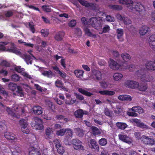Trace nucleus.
<instances>
[{
  "label": "nucleus",
  "instance_id": "f257e3e1",
  "mask_svg": "<svg viewBox=\"0 0 155 155\" xmlns=\"http://www.w3.org/2000/svg\"><path fill=\"white\" fill-rule=\"evenodd\" d=\"M146 69L141 68L135 72V75L140 77L141 81L143 82H151L153 80V78L149 73H146Z\"/></svg>",
  "mask_w": 155,
  "mask_h": 155
},
{
  "label": "nucleus",
  "instance_id": "f03ea898",
  "mask_svg": "<svg viewBox=\"0 0 155 155\" xmlns=\"http://www.w3.org/2000/svg\"><path fill=\"white\" fill-rule=\"evenodd\" d=\"M90 20V24L95 29L98 30L101 29L102 21L100 18L92 17Z\"/></svg>",
  "mask_w": 155,
  "mask_h": 155
},
{
  "label": "nucleus",
  "instance_id": "7ed1b4c3",
  "mask_svg": "<svg viewBox=\"0 0 155 155\" xmlns=\"http://www.w3.org/2000/svg\"><path fill=\"white\" fill-rule=\"evenodd\" d=\"M14 108L15 110H19L18 111L19 112L18 113L14 112L8 107H7L6 109V110L8 112V114L13 117H15L18 118H19L20 115H22L24 113L25 111L24 110L20 107L19 106L14 107Z\"/></svg>",
  "mask_w": 155,
  "mask_h": 155
},
{
  "label": "nucleus",
  "instance_id": "20e7f679",
  "mask_svg": "<svg viewBox=\"0 0 155 155\" xmlns=\"http://www.w3.org/2000/svg\"><path fill=\"white\" fill-rule=\"evenodd\" d=\"M129 10L133 12H138L140 14L144 12V7L139 3H133L130 6Z\"/></svg>",
  "mask_w": 155,
  "mask_h": 155
},
{
  "label": "nucleus",
  "instance_id": "39448f33",
  "mask_svg": "<svg viewBox=\"0 0 155 155\" xmlns=\"http://www.w3.org/2000/svg\"><path fill=\"white\" fill-rule=\"evenodd\" d=\"M31 125L33 129L36 130H41L43 129V122L41 120L37 117H34L31 123Z\"/></svg>",
  "mask_w": 155,
  "mask_h": 155
},
{
  "label": "nucleus",
  "instance_id": "423d86ee",
  "mask_svg": "<svg viewBox=\"0 0 155 155\" xmlns=\"http://www.w3.org/2000/svg\"><path fill=\"white\" fill-rule=\"evenodd\" d=\"M91 79H93L95 81H99L102 79L101 72L97 70H93L90 77Z\"/></svg>",
  "mask_w": 155,
  "mask_h": 155
},
{
  "label": "nucleus",
  "instance_id": "0eeeda50",
  "mask_svg": "<svg viewBox=\"0 0 155 155\" xmlns=\"http://www.w3.org/2000/svg\"><path fill=\"white\" fill-rule=\"evenodd\" d=\"M124 85L127 88L134 89L137 88L139 86V83L133 80H127L125 81Z\"/></svg>",
  "mask_w": 155,
  "mask_h": 155
},
{
  "label": "nucleus",
  "instance_id": "6e6552de",
  "mask_svg": "<svg viewBox=\"0 0 155 155\" xmlns=\"http://www.w3.org/2000/svg\"><path fill=\"white\" fill-rule=\"evenodd\" d=\"M72 144L74 149L77 150H84V148L82 145V143L80 140L74 139L72 141Z\"/></svg>",
  "mask_w": 155,
  "mask_h": 155
},
{
  "label": "nucleus",
  "instance_id": "1a4fd4ad",
  "mask_svg": "<svg viewBox=\"0 0 155 155\" xmlns=\"http://www.w3.org/2000/svg\"><path fill=\"white\" fill-rule=\"evenodd\" d=\"M141 141L144 144L153 145L155 143V141L153 139L145 135H143L140 138Z\"/></svg>",
  "mask_w": 155,
  "mask_h": 155
},
{
  "label": "nucleus",
  "instance_id": "9d476101",
  "mask_svg": "<svg viewBox=\"0 0 155 155\" xmlns=\"http://www.w3.org/2000/svg\"><path fill=\"white\" fill-rule=\"evenodd\" d=\"M15 70L19 73H21V74L24 76L29 79H31V77L30 75H29L25 71V69L22 68L21 66H18L15 67Z\"/></svg>",
  "mask_w": 155,
  "mask_h": 155
},
{
  "label": "nucleus",
  "instance_id": "9b49d317",
  "mask_svg": "<svg viewBox=\"0 0 155 155\" xmlns=\"http://www.w3.org/2000/svg\"><path fill=\"white\" fill-rule=\"evenodd\" d=\"M146 69L149 71H155V61H149L145 64Z\"/></svg>",
  "mask_w": 155,
  "mask_h": 155
},
{
  "label": "nucleus",
  "instance_id": "f8f14e48",
  "mask_svg": "<svg viewBox=\"0 0 155 155\" xmlns=\"http://www.w3.org/2000/svg\"><path fill=\"white\" fill-rule=\"evenodd\" d=\"M131 122L133 123L136 124L137 126L139 127L144 129H147L148 128V127L147 125L143 123L140 120L137 119H132Z\"/></svg>",
  "mask_w": 155,
  "mask_h": 155
},
{
  "label": "nucleus",
  "instance_id": "ddd939ff",
  "mask_svg": "<svg viewBox=\"0 0 155 155\" xmlns=\"http://www.w3.org/2000/svg\"><path fill=\"white\" fill-rule=\"evenodd\" d=\"M109 66L111 69L114 70H118L121 66L116 61L112 59L110 60Z\"/></svg>",
  "mask_w": 155,
  "mask_h": 155
},
{
  "label": "nucleus",
  "instance_id": "4468645a",
  "mask_svg": "<svg viewBox=\"0 0 155 155\" xmlns=\"http://www.w3.org/2000/svg\"><path fill=\"white\" fill-rule=\"evenodd\" d=\"M119 139L122 141L125 142L128 144H130L132 142V140L126 135L120 134L119 135Z\"/></svg>",
  "mask_w": 155,
  "mask_h": 155
},
{
  "label": "nucleus",
  "instance_id": "2eb2a0df",
  "mask_svg": "<svg viewBox=\"0 0 155 155\" xmlns=\"http://www.w3.org/2000/svg\"><path fill=\"white\" fill-rule=\"evenodd\" d=\"M4 136L8 140L15 141L17 140L16 136L12 133L8 132L5 133L4 134Z\"/></svg>",
  "mask_w": 155,
  "mask_h": 155
},
{
  "label": "nucleus",
  "instance_id": "dca6fc26",
  "mask_svg": "<svg viewBox=\"0 0 155 155\" xmlns=\"http://www.w3.org/2000/svg\"><path fill=\"white\" fill-rule=\"evenodd\" d=\"M118 99L122 101H130L132 100V98L130 96L126 95H120L118 97Z\"/></svg>",
  "mask_w": 155,
  "mask_h": 155
},
{
  "label": "nucleus",
  "instance_id": "f3484780",
  "mask_svg": "<svg viewBox=\"0 0 155 155\" xmlns=\"http://www.w3.org/2000/svg\"><path fill=\"white\" fill-rule=\"evenodd\" d=\"M118 2L120 4L127 6L129 9L130 8L129 7L131 6L133 2L132 0H119Z\"/></svg>",
  "mask_w": 155,
  "mask_h": 155
},
{
  "label": "nucleus",
  "instance_id": "a211bd4d",
  "mask_svg": "<svg viewBox=\"0 0 155 155\" xmlns=\"http://www.w3.org/2000/svg\"><path fill=\"white\" fill-rule=\"evenodd\" d=\"M150 28L147 26L144 25L142 26L139 30V33L141 35H144L150 31Z\"/></svg>",
  "mask_w": 155,
  "mask_h": 155
},
{
  "label": "nucleus",
  "instance_id": "6ab92c4d",
  "mask_svg": "<svg viewBox=\"0 0 155 155\" xmlns=\"http://www.w3.org/2000/svg\"><path fill=\"white\" fill-rule=\"evenodd\" d=\"M108 7L111 10L117 11H121L123 9L122 5H118L110 4L108 5Z\"/></svg>",
  "mask_w": 155,
  "mask_h": 155
},
{
  "label": "nucleus",
  "instance_id": "aec40b11",
  "mask_svg": "<svg viewBox=\"0 0 155 155\" xmlns=\"http://www.w3.org/2000/svg\"><path fill=\"white\" fill-rule=\"evenodd\" d=\"M9 44L11 47V48L8 49L6 50L7 51L15 53L18 54H21V53L14 46V43H9Z\"/></svg>",
  "mask_w": 155,
  "mask_h": 155
},
{
  "label": "nucleus",
  "instance_id": "412c9836",
  "mask_svg": "<svg viewBox=\"0 0 155 155\" xmlns=\"http://www.w3.org/2000/svg\"><path fill=\"white\" fill-rule=\"evenodd\" d=\"M90 143L91 144L90 147L91 148H94L97 151L99 150V148L98 145L94 140L91 139L90 140Z\"/></svg>",
  "mask_w": 155,
  "mask_h": 155
},
{
  "label": "nucleus",
  "instance_id": "4be33fe9",
  "mask_svg": "<svg viewBox=\"0 0 155 155\" xmlns=\"http://www.w3.org/2000/svg\"><path fill=\"white\" fill-rule=\"evenodd\" d=\"M150 46L153 48H155V35H151L149 38Z\"/></svg>",
  "mask_w": 155,
  "mask_h": 155
},
{
  "label": "nucleus",
  "instance_id": "5701e85b",
  "mask_svg": "<svg viewBox=\"0 0 155 155\" xmlns=\"http://www.w3.org/2000/svg\"><path fill=\"white\" fill-rule=\"evenodd\" d=\"M33 111L37 115H40L42 113V108L39 106H35L33 107Z\"/></svg>",
  "mask_w": 155,
  "mask_h": 155
},
{
  "label": "nucleus",
  "instance_id": "b1692460",
  "mask_svg": "<svg viewBox=\"0 0 155 155\" xmlns=\"http://www.w3.org/2000/svg\"><path fill=\"white\" fill-rule=\"evenodd\" d=\"M82 5L87 7H93L94 5L92 3H88L87 1L84 0H78Z\"/></svg>",
  "mask_w": 155,
  "mask_h": 155
},
{
  "label": "nucleus",
  "instance_id": "393cba45",
  "mask_svg": "<svg viewBox=\"0 0 155 155\" xmlns=\"http://www.w3.org/2000/svg\"><path fill=\"white\" fill-rule=\"evenodd\" d=\"M123 76L122 74L119 73H114L113 76V79L116 81L120 80L123 78Z\"/></svg>",
  "mask_w": 155,
  "mask_h": 155
},
{
  "label": "nucleus",
  "instance_id": "a878e982",
  "mask_svg": "<svg viewBox=\"0 0 155 155\" xmlns=\"http://www.w3.org/2000/svg\"><path fill=\"white\" fill-rule=\"evenodd\" d=\"M65 33L63 31H60L57 33L54 37L55 40L58 41H61L62 37L64 35Z\"/></svg>",
  "mask_w": 155,
  "mask_h": 155
},
{
  "label": "nucleus",
  "instance_id": "bb28decb",
  "mask_svg": "<svg viewBox=\"0 0 155 155\" xmlns=\"http://www.w3.org/2000/svg\"><path fill=\"white\" fill-rule=\"evenodd\" d=\"M41 74L44 76L50 78H51L53 76V73L51 70L43 71Z\"/></svg>",
  "mask_w": 155,
  "mask_h": 155
},
{
  "label": "nucleus",
  "instance_id": "cd10ccee",
  "mask_svg": "<svg viewBox=\"0 0 155 155\" xmlns=\"http://www.w3.org/2000/svg\"><path fill=\"white\" fill-rule=\"evenodd\" d=\"M84 114V111L83 110L80 109L77 110L74 112V115L76 117L78 118H81L82 117Z\"/></svg>",
  "mask_w": 155,
  "mask_h": 155
},
{
  "label": "nucleus",
  "instance_id": "c85d7f7f",
  "mask_svg": "<svg viewBox=\"0 0 155 155\" xmlns=\"http://www.w3.org/2000/svg\"><path fill=\"white\" fill-rule=\"evenodd\" d=\"M76 134L79 137H82L84 135V131L82 129L79 128H76L74 129Z\"/></svg>",
  "mask_w": 155,
  "mask_h": 155
},
{
  "label": "nucleus",
  "instance_id": "c756f323",
  "mask_svg": "<svg viewBox=\"0 0 155 155\" xmlns=\"http://www.w3.org/2000/svg\"><path fill=\"white\" fill-rule=\"evenodd\" d=\"M84 73L83 71L79 70H75L74 71V74L77 77L80 78H82L83 77Z\"/></svg>",
  "mask_w": 155,
  "mask_h": 155
},
{
  "label": "nucleus",
  "instance_id": "7c9ffc66",
  "mask_svg": "<svg viewBox=\"0 0 155 155\" xmlns=\"http://www.w3.org/2000/svg\"><path fill=\"white\" fill-rule=\"evenodd\" d=\"M78 91L82 94L87 96L90 97L93 95V94L89 92H88L86 91V90L83 89L82 88L78 89Z\"/></svg>",
  "mask_w": 155,
  "mask_h": 155
},
{
  "label": "nucleus",
  "instance_id": "2f4dec72",
  "mask_svg": "<svg viewBox=\"0 0 155 155\" xmlns=\"http://www.w3.org/2000/svg\"><path fill=\"white\" fill-rule=\"evenodd\" d=\"M116 125L121 130H124L127 127L126 124L121 122L117 123Z\"/></svg>",
  "mask_w": 155,
  "mask_h": 155
},
{
  "label": "nucleus",
  "instance_id": "473e14b6",
  "mask_svg": "<svg viewBox=\"0 0 155 155\" xmlns=\"http://www.w3.org/2000/svg\"><path fill=\"white\" fill-rule=\"evenodd\" d=\"M83 29L84 31L85 32V34L87 35L88 36L91 37L92 36V37H94L96 36V35H92L90 31V29L88 28L87 27L84 26Z\"/></svg>",
  "mask_w": 155,
  "mask_h": 155
},
{
  "label": "nucleus",
  "instance_id": "72a5a7b5",
  "mask_svg": "<svg viewBox=\"0 0 155 155\" xmlns=\"http://www.w3.org/2000/svg\"><path fill=\"white\" fill-rule=\"evenodd\" d=\"M56 148L57 149L58 152L59 154L62 155L64 153L65 150L64 148L61 145H57Z\"/></svg>",
  "mask_w": 155,
  "mask_h": 155
},
{
  "label": "nucleus",
  "instance_id": "f704fd0d",
  "mask_svg": "<svg viewBox=\"0 0 155 155\" xmlns=\"http://www.w3.org/2000/svg\"><path fill=\"white\" fill-rule=\"evenodd\" d=\"M92 130V131L93 134L94 135H97L100 134L101 132V130H99L97 127H92L91 128Z\"/></svg>",
  "mask_w": 155,
  "mask_h": 155
},
{
  "label": "nucleus",
  "instance_id": "c9c22d12",
  "mask_svg": "<svg viewBox=\"0 0 155 155\" xmlns=\"http://www.w3.org/2000/svg\"><path fill=\"white\" fill-rule=\"evenodd\" d=\"M8 87L9 89L12 91H14L16 90L17 86L15 83L10 82L8 84Z\"/></svg>",
  "mask_w": 155,
  "mask_h": 155
},
{
  "label": "nucleus",
  "instance_id": "e433bc0d",
  "mask_svg": "<svg viewBox=\"0 0 155 155\" xmlns=\"http://www.w3.org/2000/svg\"><path fill=\"white\" fill-rule=\"evenodd\" d=\"M116 108L117 110H114V112L115 114H119L123 112V108L121 106L117 105Z\"/></svg>",
  "mask_w": 155,
  "mask_h": 155
},
{
  "label": "nucleus",
  "instance_id": "4c0bfd02",
  "mask_svg": "<svg viewBox=\"0 0 155 155\" xmlns=\"http://www.w3.org/2000/svg\"><path fill=\"white\" fill-rule=\"evenodd\" d=\"M138 90L141 91H145L147 89V85L143 84H139L137 88Z\"/></svg>",
  "mask_w": 155,
  "mask_h": 155
},
{
  "label": "nucleus",
  "instance_id": "58836bf2",
  "mask_svg": "<svg viewBox=\"0 0 155 155\" xmlns=\"http://www.w3.org/2000/svg\"><path fill=\"white\" fill-rule=\"evenodd\" d=\"M52 132V129L49 127L47 128L45 130L46 134L48 138H50Z\"/></svg>",
  "mask_w": 155,
  "mask_h": 155
},
{
  "label": "nucleus",
  "instance_id": "ea45409f",
  "mask_svg": "<svg viewBox=\"0 0 155 155\" xmlns=\"http://www.w3.org/2000/svg\"><path fill=\"white\" fill-rule=\"evenodd\" d=\"M28 125H25V126H22L21 129L23 132L25 134H28L30 132V130L28 127Z\"/></svg>",
  "mask_w": 155,
  "mask_h": 155
},
{
  "label": "nucleus",
  "instance_id": "a19ab883",
  "mask_svg": "<svg viewBox=\"0 0 155 155\" xmlns=\"http://www.w3.org/2000/svg\"><path fill=\"white\" fill-rule=\"evenodd\" d=\"M117 38L120 39L123 35V31L122 29H117L116 31Z\"/></svg>",
  "mask_w": 155,
  "mask_h": 155
},
{
  "label": "nucleus",
  "instance_id": "79ce46f5",
  "mask_svg": "<svg viewBox=\"0 0 155 155\" xmlns=\"http://www.w3.org/2000/svg\"><path fill=\"white\" fill-rule=\"evenodd\" d=\"M12 80L14 81H17L19 80V76L16 74H12L11 76Z\"/></svg>",
  "mask_w": 155,
  "mask_h": 155
},
{
  "label": "nucleus",
  "instance_id": "37998d69",
  "mask_svg": "<svg viewBox=\"0 0 155 155\" xmlns=\"http://www.w3.org/2000/svg\"><path fill=\"white\" fill-rule=\"evenodd\" d=\"M56 86L58 87H61L65 91L66 90V88L63 86V84L62 82L60 81H57L55 82Z\"/></svg>",
  "mask_w": 155,
  "mask_h": 155
},
{
  "label": "nucleus",
  "instance_id": "c03bdc74",
  "mask_svg": "<svg viewBox=\"0 0 155 155\" xmlns=\"http://www.w3.org/2000/svg\"><path fill=\"white\" fill-rule=\"evenodd\" d=\"M122 21L126 25H129L131 23L132 21L131 20L128 18L127 17H124Z\"/></svg>",
  "mask_w": 155,
  "mask_h": 155
},
{
  "label": "nucleus",
  "instance_id": "a18cd8bd",
  "mask_svg": "<svg viewBox=\"0 0 155 155\" xmlns=\"http://www.w3.org/2000/svg\"><path fill=\"white\" fill-rule=\"evenodd\" d=\"M121 56L123 59L124 60L127 59H131V57L130 55L126 53L122 54Z\"/></svg>",
  "mask_w": 155,
  "mask_h": 155
},
{
  "label": "nucleus",
  "instance_id": "49530a36",
  "mask_svg": "<svg viewBox=\"0 0 155 155\" xmlns=\"http://www.w3.org/2000/svg\"><path fill=\"white\" fill-rule=\"evenodd\" d=\"M76 100L71 99V100L66 99L65 100V103L67 105H71L76 102Z\"/></svg>",
  "mask_w": 155,
  "mask_h": 155
},
{
  "label": "nucleus",
  "instance_id": "de8ad7c7",
  "mask_svg": "<svg viewBox=\"0 0 155 155\" xmlns=\"http://www.w3.org/2000/svg\"><path fill=\"white\" fill-rule=\"evenodd\" d=\"M42 36L45 37H47L49 34L48 30L46 29H42L41 31Z\"/></svg>",
  "mask_w": 155,
  "mask_h": 155
},
{
  "label": "nucleus",
  "instance_id": "09e8293b",
  "mask_svg": "<svg viewBox=\"0 0 155 155\" xmlns=\"http://www.w3.org/2000/svg\"><path fill=\"white\" fill-rule=\"evenodd\" d=\"M43 10L46 12H51V9L50 6L48 5H43L42 6Z\"/></svg>",
  "mask_w": 155,
  "mask_h": 155
},
{
  "label": "nucleus",
  "instance_id": "8fccbe9b",
  "mask_svg": "<svg viewBox=\"0 0 155 155\" xmlns=\"http://www.w3.org/2000/svg\"><path fill=\"white\" fill-rule=\"evenodd\" d=\"M66 130L65 129H61L60 130L57 131L56 134L58 135L62 136L64 134V133L66 132Z\"/></svg>",
  "mask_w": 155,
  "mask_h": 155
},
{
  "label": "nucleus",
  "instance_id": "3c124183",
  "mask_svg": "<svg viewBox=\"0 0 155 155\" xmlns=\"http://www.w3.org/2000/svg\"><path fill=\"white\" fill-rule=\"evenodd\" d=\"M39 153L37 150L33 149L29 151V155H38L39 154Z\"/></svg>",
  "mask_w": 155,
  "mask_h": 155
},
{
  "label": "nucleus",
  "instance_id": "603ef678",
  "mask_svg": "<svg viewBox=\"0 0 155 155\" xmlns=\"http://www.w3.org/2000/svg\"><path fill=\"white\" fill-rule=\"evenodd\" d=\"M31 55H27L26 54H23L22 55V57L27 62V63L28 64L27 61L29 60L31 58Z\"/></svg>",
  "mask_w": 155,
  "mask_h": 155
},
{
  "label": "nucleus",
  "instance_id": "864d4df0",
  "mask_svg": "<svg viewBox=\"0 0 155 155\" xmlns=\"http://www.w3.org/2000/svg\"><path fill=\"white\" fill-rule=\"evenodd\" d=\"M19 124L21 128L22 126H25V125H28L27 122L26 120L24 119L21 120L19 122Z\"/></svg>",
  "mask_w": 155,
  "mask_h": 155
},
{
  "label": "nucleus",
  "instance_id": "5fc2aeb1",
  "mask_svg": "<svg viewBox=\"0 0 155 155\" xmlns=\"http://www.w3.org/2000/svg\"><path fill=\"white\" fill-rule=\"evenodd\" d=\"M106 20L107 21L111 22L114 21L115 19L114 17H112L110 15H107L106 17Z\"/></svg>",
  "mask_w": 155,
  "mask_h": 155
},
{
  "label": "nucleus",
  "instance_id": "6e6d98bb",
  "mask_svg": "<svg viewBox=\"0 0 155 155\" xmlns=\"http://www.w3.org/2000/svg\"><path fill=\"white\" fill-rule=\"evenodd\" d=\"M76 21L74 20H72L68 23V26L71 27H74L76 25Z\"/></svg>",
  "mask_w": 155,
  "mask_h": 155
},
{
  "label": "nucleus",
  "instance_id": "4d7b16f0",
  "mask_svg": "<svg viewBox=\"0 0 155 155\" xmlns=\"http://www.w3.org/2000/svg\"><path fill=\"white\" fill-rule=\"evenodd\" d=\"M110 30V28L109 26L108 25H106L103 28V31L100 34H102L103 33H105L108 32Z\"/></svg>",
  "mask_w": 155,
  "mask_h": 155
},
{
  "label": "nucleus",
  "instance_id": "13d9d810",
  "mask_svg": "<svg viewBox=\"0 0 155 155\" xmlns=\"http://www.w3.org/2000/svg\"><path fill=\"white\" fill-rule=\"evenodd\" d=\"M99 143L102 146H104L106 144L107 142L106 139L105 138H102L99 141Z\"/></svg>",
  "mask_w": 155,
  "mask_h": 155
},
{
  "label": "nucleus",
  "instance_id": "bf43d9fd",
  "mask_svg": "<svg viewBox=\"0 0 155 155\" xmlns=\"http://www.w3.org/2000/svg\"><path fill=\"white\" fill-rule=\"evenodd\" d=\"M0 65L2 66L8 67L10 66V64L6 60H3L1 62Z\"/></svg>",
  "mask_w": 155,
  "mask_h": 155
},
{
  "label": "nucleus",
  "instance_id": "052dcab7",
  "mask_svg": "<svg viewBox=\"0 0 155 155\" xmlns=\"http://www.w3.org/2000/svg\"><path fill=\"white\" fill-rule=\"evenodd\" d=\"M29 26L30 30L33 33H34L35 31V28H34V25L33 23L32 22L29 23Z\"/></svg>",
  "mask_w": 155,
  "mask_h": 155
},
{
  "label": "nucleus",
  "instance_id": "680f3d73",
  "mask_svg": "<svg viewBox=\"0 0 155 155\" xmlns=\"http://www.w3.org/2000/svg\"><path fill=\"white\" fill-rule=\"evenodd\" d=\"M75 32L78 36H80L82 35V31L81 29L78 28H76L75 29Z\"/></svg>",
  "mask_w": 155,
  "mask_h": 155
},
{
  "label": "nucleus",
  "instance_id": "e2e57ef3",
  "mask_svg": "<svg viewBox=\"0 0 155 155\" xmlns=\"http://www.w3.org/2000/svg\"><path fill=\"white\" fill-rule=\"evenodd\" d=\"M81 21L82 23L84 25V26L87 25L88 23L87 18L84 17H83L81 18Z\"/></svg>",
  "mask_w": 155,
  "mask_h": 155
},
{
  "label": "nucleus",
  "instance_id": "0e129e2a",
  "mask_svg": "<svg viewBox=\"0 0 155 155\" xmlns=\"http://www.w3.org/2000/svg\"><path fill=\"white\" fill-rule=\"evenodd\" d=\"M6 128V125L4 122H0V131L5 129Z\"/></svg>",
  "mask_w": 155,
  "mask_h": 155
},
{
  "label": "nucleus",
  "instance_id": "69168bd1",
  "mask_svg": "<svg viewBox=\"0 0 155 155\" xmlns=\"http://www.w3.org/2000/svg\"><path fill=\"white\" fill-rule=\"evenodd\" d=\"M13 13L11 11H8L6 12L5 15L6 17H9L13 15Z\"/></svg>",
  "mask_w": 155,
  "mask_h": 155
},
{
  "label": "nucleus",
  "instance_id": "338daca9",
  "mask_svg": "<svg viewBox=\"0 0 155 155\" xmlns=\"http://www.w3.org/2000/svg\"><path fill=\"white\" fill-rule=\"evenodd\" d=\"M115 92L114 91L107 90L106 95L108 96H113L114 95Z\"/></svg>",
  "mask_w": 155,
  "mask_h": 155
},
{
  "label": "nucleus",
  "instance_id": "774afa93",
  "mask_svg": "<svg viewBox=\"0 0 155 155\" xmlns=\"http://www.w3.org/2000/svg\"><path fill=\"white\" fill-rule=\"evenodd\" d=\"M101 86L104 89H106L108 87L107 83L105 81H103L100 83Z\"/></svg>",
  "mask_w": 155,
  "mask_h": 155
}]
</instances>
